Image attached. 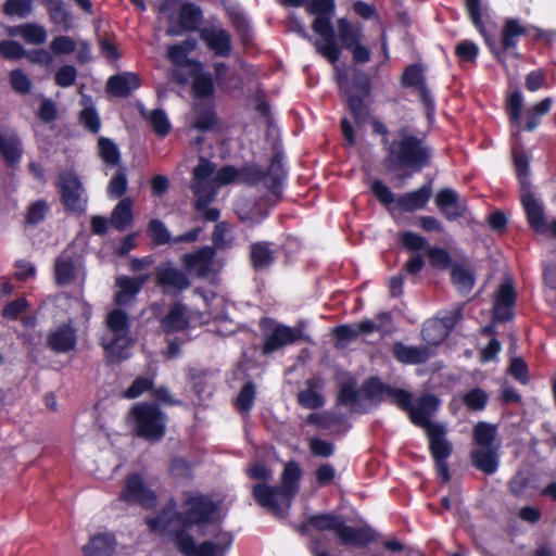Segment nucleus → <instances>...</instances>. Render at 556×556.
Returning a JSON list of instances; mask_svg holds the SVG:
<instances>
[{
    "label": "nucleus",
    "instance_id": "obj_28",
    "mask_svg": "<svg viewBox=\"0 0 556 556\" xmlns=\"http://www.w3.org/2000/svg\"><path fill=\"white\" fill-rule=\"evenodd\" d=\"M470 460L473 467L485 475H492L497 470L498 457L494 447H480L470 452Z\"/></svg>",
    "mask_w": 556,
    "mask_h": 556
},
{
    "label": "nucleus",
    "instance_id": "obj_42",
    "mask_svg": "<svg viewBox=\"0 0 556 556\" xmlns=\"http://www.w3.org/2000/svg\"><path fill=\"white\" fill-rule=\"evenodd\" d=\"M117 500L128 507L139 504V475L131 473L125 478Z\"/></svg>",
    "mask_w": 556,
    "mask_h": 556
},
{
    "label": "nucleus",
    "instance_id": "obj_26",
    "mask_svg": "<svg viewBox=\"0 0 556 556\" xmlns=\"http://www.w3.org/2000/svg\"><path fill=\"white\" fill-rule=\"evenodd\" d=\"M148 393L149 401L147 404H154L156 407L162 406H176L180 403L169 392L168 388L161 386L154 387L153 380L148 377L141 376V394Z\"/></svg>",
    "mask_w": 556,
    "mask_h": 556
},
{
    "label": "nucleus",
    "instance_id": "obj_47",
    "mask_svg": "<svg viewBox=\"0 0 556 556\" xmlns=\"http://www.w3.org/2000/svg\"><path fill=\"white\" fill-rule=\"evenodd\" d=\"M256 399V387L252 381H247L235 399V406L241 414H248L252 409Z\"/></svg>",
    "mask_w": 556,
    "mask_h": 556
},
{
    "label": "nucleus",
    "instance_id": "obj_19",
    "mask_svg": "<svg viewBox=\"0 0 556 556\" xmlns=\"http://www.w3.org/2000/svg\"><path fill=\"white\" fill-rule=\"evenodd\" d=\"M215 255V248L205 245L192 253L184 254L182 264L188 271H193L198 277H206L212 270Z\"/></svg>",
    "mask_w": 556,
    "mask_h": 556
},
{
    "label": "nucleus",
    "instance_id": "obj_1",
    "mask_svg": "<svg viewBox=\"0 0 556 556\" xmlns=\"http://www.w3.org/2000/svg\"><path fill=\"white\" fill-rule=\"evenodd\" d=\"M439 405L440 400L435 395L426 393L416 400L408 415L413 425L425 429L437 477L441 484H446L452 478L447 459L453 454V444L446 438L445 426L431 420V416L437 412Z\"/></svg>",
    "mask_w": 556,
    "mask_h": 556
},
{
    "label": "nucleus",
    "instance_id": "obj_51",
    "mask_svg": "<svg viewBox=\"0 0 556 556\" xmlns=\"http://www.w3.org/2000/svg\"><path fill=\"white\" fill-rule=\"evenodd\" d=\"M364 101L365 99H359L358 97H350V99L346 100L348 110L350 111L356 126L359 128L367 123L370 116L369 108Z\"/></svg>",
    "mask_w": 556,
    "mask_h": 556
},
{
    "label": "nucleus",
    "instance_id": "obj_55",
    "mask_svg": "<svg viewBox=\"0 0 556 556\" xmlns=\"http://www.w3.org/2000/svg\"><path fill=\"white\" fill-rule=\"evenodd\" d=\"M430 264L433 268L444 270L454 265L450 253L440 247H430L427 251Z\"/></svg>",
    "mask_w": 556,
    "mask_h": 556
},
{
    "label": "nucleus",
    "instance_id": "obj_33",
    "mask_svg": "<svg viewBox=\"0 0 556 556\" xmlns=\"http://www.w3.org/2000/svg\"><path fill=\"white\" fill-rule=\"evenodd\" d=\"M179 26L186 31L200 30L203 21V12L199 5L192 2H186L180 7L178 14Z\"/></svg>",
    "mask_w": 556,
    "mask_h": 556
},
{
    "label": "nucleus",
    "instance_id": "obj_12",
    "mask_svg": "<svg viewBox=\"0 0 556 556\" xmlns=\"http://www.w3.org/2000/svg\"><path fill=\"white\" fill-rule=\"evenodd\" d=\"M168 417L154 404L141 402V439L157 443L163 440L166 434Z\"/></svg>",
    "mask_w": 556,
    "mask_h": 556
},
{
    "label": "nucleus",
    "instance_id": "obj_61",
    "mask_svg": "<svg viewBox=\"0 0 556 556\" xmlns=\"http://www.w3.org/2000/svg\"><path fill=\"white\" fill-rule=\"evenodd\" d=\"M306 421L309 425L316 426L318 429L328 430L339 422V418L329 412L311 413Z\"/></svg>",
    "mask_w": 556,
    "mask_h": 556
},
{
    "label": "nucleus",
    "instance_id": "obj_29",
    "mask_svg": "<svg viewBox=\"0 0 556 556\" xmlns=\"http://www.w3.org/2000/svg\"><path fill=\"white\" fill-rule=\"evenodd\" d=\"M188 326L189 320L186 316V306L181 303L173 304L168 313L161 320V327L166 333L184 331Z\"/></svg>",
    "mask_w": 556,
    "mask_h": 556
},
{
    "label": "nucleus",
    "instance_id": "obj_48",
    "mask_svg": "<svg viewBox=\"0 0 556 556\" xmlns=\"http://www.w3.org/2000/svg\"><path fill=\"white\" fill-rule=\"evenodd\" d=\"M141 116L148 119L149 125L157 137L164 138L170 131V123L163 110L155 109L149 116H146L144 111L141 108Z\"/></svg>",
    "mask_w": 556,
    "mask_h": 556
},
{
    "label": "nucleus",
    "instance_id": "obj_25",
    "mask_svg": "<svg viewBox=\"0 0 556 556\" xmlns=\"http://www.w3.org/2000/svg\"><path fill=\"white\" fill-rule=\"evenodd\" d=\"M117 542L114 533L102 532L93 534L81 547L84 556H113L115 554Z\"/></svg>",
    "mask_w": 556,
    "mask_h": 556
},
{
    "label": "nucleus",
    "instance_id": "obj_58",
    "mask_svg": "<svg viewBox=\"0 0 556 556\" xmlns=\"http://www.w3.org/2000/svg\"><path fill=\"white\" fill-rule=\"evenodd\" d=\"M101 159L110 165H116L119 161L117 146L110 139L101 137L98 141Z\"/></svg>",
    "mask_w": 556,
    "mask_h": 556
},
{
    "label": "nucleus",
    "instance_id": "obj_59",
    "mask_svg": "<svg viewBox=\"0 0 556 556\" xmlns=\"http://www.w3.org/2000/svg\"><path fill=\"white\" fill-rule=\"evenodd\" d=\"M359 393L354 381L344 382L339 387L337 402L340 405H354L358 402Z\"/></svg>",
    "mask_w": 556,
    "mask_h": 556
},
{
    "label": "nucleus",
    "instance_id": "obj_60",
    "mask_svg": "<svg viewBox=\"0 0 556 556\" xmlns=\"http://www.w3.org/2000/svg\"><path fill=\"white\" fill-rule=\"evenodd\" d=\"M186 50L178 43L168 47L167 56L177 67L192 68V62H200L197 59H189Z\"/></svg>",
    "mask_w": 556,
    "mask_h": 556
},
{
    "label": "nucleus",
    "instance_id": "obj_5",
    "mask_svg": "<svg viewBox=\"0 0 556 556\" xmlns=\"http://www.w3.org/2000/svg\"><path fill=\"white\" fill-rule=\"evenodd\" d=\"M309 525L316 531H333L339 542L345 546L364 548L377 539V533L369 526L352 527L344 517L336 513H319L309 516Z\"/></svg>",
    "mask_w": 556,
    "mask_h": 556
},
{
    "label": "nucleus",
    "instance_id": "obj_30",
    "mask_svg": "<svg viewBox=\"0 0 556 556\" xmlns=\"http://www.w3.org/2000/svg\"><path fill=\"white\" fill-rule=\"evenodd\" d=\"M138 78L135 74L123 73L109 78L106 91L113 97L125 98L138 87Z\"/></svg>",
    "mask_w": 556,
    "mask_h": 556
},
{
    "label": "nucleus",
    "instance_id": "obj_41",
    "mask_svg": "<svg viewBox=\"0 0 556 556\" xmlns=\"http://www.w3.org/2000/svg\"><path fill=\"white\" fill-rule=\"evenodd\" d=\"M132 201L130 199L121 200L111 215V225L117 230H124L134 219Z\"/></svg>",
    "mask_w": 556,
    "mask_h": 556
},
{
    "label": "nucleus",
    "instance_id": "obj_43",
    "mask_svg": "<svg viewBox=\"0 0 556 556\" xmlns=\"http://www.w3.org/2000/svg\"><path fill=\"white\" fill-rule=\"evenodd\" d=\"M390 384L383 383L378 377L367 378L361 386V393L366 400L372 402L383 401V396H388Z\"/></svg>",
    "mask_w": 556,
    "mask_h": 556
},
{
    "label": "nucleus",
    "instance_id": "obj_24",
    "mask_svg": "<svg viewBox=\"0 0 556 556\" xmlns=\"http://www.w3.org/2000/svg\"><path fill=\"white\" fill-rule=\"evenodd\" d=\"M76 343V330L68 324L59 326L47 336V345L56 353L70 352L75 349Z\"/></svg>",
    "mask_w": 556,
    "mask_h": 556
},
{
    "label": "nucleus",
    "instance_id": "obj_35",
    "mask_svg": "<svg viewBox=\"0 0 556 556\" xmlns=\"http://www.w3.org/2000/svg\"><path fill=\"white\" fill-rule=\"evenodd\" d=\"M10 36H21L27 43L41 45L47 40V30L42 25L26 23L8 29Z\"/></svg>",
    "mask_w": 556,
    "mask_h": 556
},
{
    "label": "nucleus",
    "instance_id": "obj_45",
    "mask_svg": "<svg viewBox=\"0 0 556 556\" xmlns=\"http://www.w3.org/2000/svg\"><path fill=\"white\" fill-rule=\"evenodd\" d=\"M496 434L497 427L485 421L477 422L472 430L473 442L480 447H493Z\"/></svg>",
    "mask_w": 556,
    "mask_h": 556
},
{
    "label": "nucleus",
    "instance_id": "obj_8",
    "mask_svg": "<svg viewBox=\"0 0 556 556\" xmlns=\"http://www.w3.org/2000/svg\"><path fill=\"white\" fill-rule=\"evenodd\" d=\"M531 31H534L535 40H551V34L542 28L532 25H523L517 18H506L502 28L500 45L495 39V48H488L500 63L505 64L508 54L516 58L519 56L516 52L518 39L529 35Z\"/></svg>",
    "mask_w": 556,
    "mask_h": 556
},
{
    "label": "nucleus",
    "instance_id": "obj_40",
    "mask_svg": "<svg viewBox=\"0 0 556 556\" xmlns=\"http://www.w3.org/2000/svg\"><path fill=\"white\" fill-rule=\"evenodd\" d=\"M115 285L118 288L115 293L116 303L121 306L134 303L138 292L137 280L127 276H118Z\"/></svg>",
    "mask_w": 556,
    "mask_h": 556
},
{
    "label": "nucleus",
    "instance_id": "obj_62",
    "mask_svg": "<svg viewBox=\"0 0 556 556\" xmlns=\"http://www.w3.org/2000/svg\"><path fill=\"white\" fill-rule=\"evenodd\" d=\"M523 105V97L519 90L511 92L506 102V111L511 123H519Z\"/></svg>",
    "mask_w": 556,
    "mask_h": 556
},
{
    "label": "nucleus",
    "instance_id": "obj_31",
    "mask_svg": "<svg viewBox=\"0 0 556 556\" xmlns=\"http://www.w3.org/2000/svg\"><path fill=\"white\" fill-rule=\"evenodd\" d=\"M218 123L213 102H198L194 105L193 127L202 132L213 130Z\"/></svg>",
    "mask_w": 556,
    "mask_h": 556
},
{
    "label": "nucleus",
    "instance_id": "obj_18",
    "mask_svg": "<svg viewBox=\"0 0 556 556\" xmlns=\"http://www.w3.org/2000/svg\"><path fill=\"white\" fill-rule=\"evenodd\" d=\"M191 78V91L197 100L212 99L215 94L214 78L210 72L204 71L202 62H192V68L188 70Z\"/></svg>",
    "mask_w": 556,
    "mask_h": 556
},
{
    "label": "nucleus",
    "instance_id": "obj_13",
    "mask_svg": "<svg viewBox=\"0 0 556 556\" xmlns=\"http://www.w3.org/2000/svg\"><path fill=\"white\" fill-rule=\"evenodd\" d=\"M61 197L65 207L72 212H83L86 208L87 195L83 184L72 172H64L59 177Z\"/></svg>",
    "mask_w": 556,
    "mask_h": 556
},
{
    "label": "nucleus",
    "instance_id": "obj_52",
    "mask_svg": "<svg viewBox=\"0 0 556 556\" xmlns=\"http://www.w3.org/2000/svg\"><path fill=\"white\" fill-rule=\"evenodd\" d=\"M489 394L481 388H473L466 392L463 397V404L473 412H481L486 407Z\"/></svg>",
    "mask_w": 556,
    "mask_h": 556
},
{
    "label": "nucleus",
    "instance_id": "obj_4",
    "mask_svg": "<svg viewBox=\"0 0 556 556\" xmlns=\"http://www.w3.org/2000/svg\"><path fill=\"white\" fill-rule=\"evenodd\" d=\"M301 477L300 465L290 460L283 466L280 486L255 483L252 488V496L257 505L266 508L274 516L281 517L283 515L282 503L286 508L291 506L292 500L300 490Z\"/></svg>",
    "mask_w": 556,
    "mask_h": 556
},
{
    "label": "nucleus",
    "instance_id": "obj_23",
    "mask_svg": "<svg viewBox=\"0 0 556 556\" xmlns=\"http://www.w3.org/2000/svg\"><path fill=\"white\" fill-rule=\"evenodd\" d=\"M435 204L441 214L450 222L464 217L466 206L458 202V194L451 188L441 189L435 197Z\"/></svg>",
    "mask_w": 556,
    "mask_h": 556
},
{
    "label": "nucleus",
    "instance_id": "obj_56",
    "mask_svg": "<svg viewBox=\"0 0 556 556\" xmlns=\"http://www.w3.org/2000/svg\"><path fill=\"white\" fill-rule=\"evenodd\" d=\"M455 55L460 62L476 63L479 55V48L473 41L464 39L456 45Z\"/></svg>",
    "mask_w": 556,
    "mask_h": 556
},
{
    "label": "nucleus",
    "instance_id": "obj_2",
    "mask_svg": "<svg viewBox=\"0 0 556 556\" xmlns=\"http://www.w3.org/2000/svg\"><path fill=\"white\" fill-rule=\"evenodd\" d=\"M432 161L433 149L425 137L412 132L408 127H401L386 148L383 165L399 178L408 179L429 167Z\"/></svg>",
    "mask_w": 556,
    "mask_h": 556
},
{
    "label": "nucleus",
    "instance_id": "obj_38",
    "mask_svg": "<svg viewBox=\"0 0 556 556\" xmlns=\"http://www.w3.org/2000/svg\"><path fill=\"white\" fill-rule=\"evenodd\" d=\"M451 282L458 292L467 294L472 290L476 277L470 268L454 264L451 268Z\"/></svg>",
    "mask_w": 556,
    "mask_h": 556
},
{
    "label": "nucleus",
    "instance_id": "obj_17",
    "mask_svg": "<svg viewBox=\"0 0 556 556\" xmlns=\"http://www.w3.org/2000/svg\"><path fill=\"white\" fill-rule=\"evenodd\" d=\"M274 242L260 240L249 245L248 260L255 273L265 271L276 263L277 253L274 250Z\"/></svg>",
    "mask_w": 556,
    "mask_h": 556
},
{
    "label": "nucleus",
    "instance_id": "obj_36",
    "mask_svg": "<svg viewBox=\"0 0 556 556\" xmlns=\"http://www.w3.org/2000/svg\"><path fill=\"white\" fill-rule=\"evenodd\" d=\"M307 388L298 393L299 404L307 409H318L325 405V397L316 390L320 387L318 378H309L306 380Z\"/></svg>",
    "mask_w": 556,
    "mask_h": 556
},
{
    "label": "nucleus",
    "instance_id": "obj_37",
    "mask_svg": "<svg viewBox=\"0 0 556 556\" xmlns=\"http://www.w3.org/2000/svg\"><path fill=\"white\" fill-rule=\"evenodd\" d=\"M190 190L195 197L194 210L210 205L215 199V189L211 180L191 179Z\"/></svg>",
    "mask_w": 556,
    "mask_h": 556
},
{
    "label": "nucleus",
    "instance_id": "obj_7",
    "mask_svg": "<svg viewBox=\"0 0 556 556\" xmlns=\"http://www.w3.org/2000/svg\"><path fill=\"white\" fill-rule=\"evenodd\" d=\"M370 191L383 206L391 208V205L394 204V208L412 213L426 207L432 194V182H425L418 189L395 198L394 193L383 181L376 179L370 185Z\"/></svg>",
    "mask_w": 556,
    "mask_h": 556
},
{
    "label": "nucleus",
    "instance_id": "obj_6",
    "mask_svg": "<svg viewBox=\"0 0 556 556\" xmlns=\"http://www.w3.org/2000/svg\"><path fill=\"white\" fill-rule=\"evenodd\" d=\"M305 7L308 13L316 15L312 28L324 40V43L317 42L315 45L317 52L330 63L336 64L340 59L341 49L337 43L334 28L331 23L336 10L334 0H306Z\"/></svg>",
    "mask_w": 556,
    "mask_h": 556
},
{
    "label": "nucleus",
    "instance_id": "obj_34",
    "mask_svg": "<svg viewBox=\"0 0 556 556\" xmlns=\"http://www.w3.org/2000/svg\"><path fill=\"white\" fill-rule=\"evenodd\" d=\"M22 151L21 139L15 132H0V153L10 166L18 163Z\"/></svg>",
    "mask_w": 556,
    "mask_h": 556
},
{
    "label": "nucleus",
    "instance_id": "obj_57",
    "mask_svg": "<svg viewBox=\"0 0 556 556\" xmlns=\"http://www.w3.org/2000/svg\"><path fill=\"white\" fill-rule=\"evenodd\" d=\"M148 236L155 245H163L169 242L170 235L163 222L152 219L148 226Z\"/></svg>",
    "mask_w": 556,
    "mask_h": 556
},
{
    "label": "nucleus",
    "instance_id": "obj_53",
    "mask_svg": "<svg viewBox=\"0 0 556 556\" xmlns=\"http://www.w3.org/2000/svg\"><path fill=\"white\" fill-rule=\"evenodd\" d=\"M49 18L52 24L60 30L68 31L73 28L71 12L65 8L64 3L48 10Z\"/></svg>",
    "mask_w": 556,
    "mask_h": 556
},
{
    "label": "nucleus",
    "instance_id": "obj_15",
    "mask_svg": "<svg viewBox=\"0 0 556 556\" xmlns=\"http://www.w3.org/2000/svg\"><path fill=\"white\" fill-rule=\"evenodd\" d=\"M155 282L164 294L180 293L191 286L188 275L169 264L156 267Z\"/></svg>",
    "mask_w": 556,
    "mask_h": 556
},
{
    "label": "nucleus",
    "instance_id": "obj_16",
    "mask_svg": "<svg viewBox=\"0 0 556 556\" xmlns=\"http://www.w3.org/2000/svg\"><path fill=\"white\" fill-rule=\"evenodd\" d=\"M199 36L205 47L219 58H228L232 51L230 33L220 26H204L199 30Z\"/></svg>",
    "mask_w": 556,
    "mask_h": 556
},
{
    "label": "nucleus",
    "instance_id": "obj_49",
    "mask_svg": "<svg viewBox=\"0 0 556 556\" xmlns=\"http://www.w3.org/2000/svg\"><path fill=\"white\" fill-rule=\"evenodd\" d=\"M339 39L346 50L361 41V30L352 25L346 18L338 20Z\"/></svg>",
    "mask_w": 556,
    "mask_h": 556
},
{
    "label": "nucleus",
    "instance_id": "obj_9",
    "mask_svg": "<svg viewBox=\"0 0 556 556\" xmlns=\"http://www.w3.org/2000/svg\"><path fill=\"white\" fill-rule=\"evenodd\" d=\"M258 326L264 339L261 346V353L264 356L271 355L283 346L294 344L304 338L301 328L279 324L271 317H262Z\"/></svg>",
    "mask_w": 556,
    "mask_h": 556
},
{
    "label": "nucleus",
    "instance_id": "obj_11",
    "mask_svg": "<svg viewBox=\"0 0 556 556\" xmlns=\"http://www.w3.org/2000/svg\"><path fill=\"white\" fill-rule=\"evenodd\" d=\"M173 540L176 548L184 556H224L232 544V535L227 532L220 534L218 543L204 541L197 545L193 536L182 530Z\"/></svg>",
    "mask_w": 556,
    "mask_h": 556
},
{
    "label": "nucleus",
    "instance_id": "obj_27",
    "mask_svg": "<svg viewBox=\"0 0 556 556\" xmlns=\"http://www.w3.org/2000/svg\"><path fill=\"white\" fill-rule=\"evenodd\" d=\"M465 9L472 25L483 37L486 47L495 48V35L490 33L483 22V5L481 0H465Z\"/></svg>",
    "mask_w": 556,
    "mask_h": 556
},
{
    "label": "nucleus",
    "instance_id": "obj_46",
    "mask_svg": "<svg viewBox=\"0 0 556 556\" xmlns=\"http://www.w3.org/2000/svg\"><path fill=\"white\" fill-rule=\"evenodd\" d=\"M401 84L405 88H421L426 85L425 67L420 63L407 65L402 74Z\"/></svg>",
    "mask_w": 556,
    "mask_h": 556
},
{
    "label": "nucleus",
    "instance_id": "obj_44",
    "mask_svg": "<svg viewBox=\"0 0 556 556\" xmlns=\"http://www.w3.org/2000/svg\"><path fill=\"white\" fill-rule=\"evenodd\" d=\"M55 280L59 286H66L76 279L77 270L73 260L61 255L55 261Z\"/></svg>",
    "mask_w": 556,
    "mask_h": 556
},
{
    "label": "nucleus",
    "instance_id": "obj_54",
    "mask_svg": "<svg viewBox=\"0 0 556 556\" xmlns=\"http://www.w3.org/2000/svg\"><path fill=\"white\" fill-rule=\"evenodd\" d=\"M2 10L8 16L25 18L33 12V0H5Z\"/></svg>",
    "mask_w": 556,
    "mask_h": 556
},
{
    "label": "nucleus",
    "instance_id": "obj_22",
    "mask_svg": "<svg viewBox=\"0 0 556 556\" xmlns=\"http://www.w3.org/2000/svg\"><path fill=\"white\" fill-rule=\"evenodd\" d=\"M521 203L530 227L539 233L546 235L547 220L544 210L530 189L521 191Z\"/></svg>",
    "mask_w": 556,
    "mask_h": 556
},
{
    "label": "nucleus",
    "instance_id": "obj_50",
    "mask_svg": "<svg viewBox=\"0 0 556 556\" xmlns=\"http://www.w3.org/2000/svg\"><path fill=\"white\" fill-rule=\"evenodd\" d=\"M513 161L516 175L520 184V191L529 190L530 185L528 176L530 172V162L528 155L523 151H514Z\"/></svg>",
    "mask_w": 556,
    "mask_h": 556
},
{
    "label": "nucleus",
    "instance_id": "obj_21",
    "mask_svg": "<svg viewBox=\"0 0 556 556\" xmlns=\"http://www.w3.org/2000/svg\"><path fill=\"white\" fill-rule=\"evenodd\" d=\"M517 293L511 282H504L498 288L494 300V319L500 323L509 321L513 307L516 304Z\"/></svg>",
    "mask_w": 556,
    "mask_h": 556
},
{
    "label": "nucleus",
    "instance_id": "obj_10",
    "mask_svg": "<svg viewBox=\"0 0 556 556\" xmlns=\"http://www.w3.org/2000/svg\"><path fill=\"white\" fill-rule=\"evenodd\" d=\"M106 327L112 332L113 339H102V346L117 359H123L129 355L126 350L132 344V341L128 337L129 318L128 315L117 308L113 309L106 316Z\"/></svg>",
    "mask_w": 556,
    "mask_h": 556
},
{
    "label": "nucleus",
    "instance_id": "obj_64",
    "mask_svg": "<svg viewBox=\"0 0 556 556\" xmlns=\"http://www.w3.org/2000/svg\"><path fill=\"white\" fill-rule=\"evenodd\" d=\"M50 50L55 55L71 54L76 50V42L70 36L61 35L50 42Z\"/></svg>",
    "mask_w": 556,
    "mask_h": 556
},
{
    "label": "nucleus",
    "instance_id": "obj_63",
    "mask_svg": "<svg viewBox=\"0 0 556 556\" xmlns=\"http://www.w3.org/2000/svg\"><path fill=\"white\" fill-rule=\"evenodd\" d=\"M388 397L391 399V403L397 405L402 410L409 412L412 405H413V395L410 392L395 388L390 387Z\"/></svg>",
    "mask_w": 556,
    "mask_h": 556
},
{
    "label": "nucleus",
    "instance_id": "obj_14",
    "mask_svg": "<svg viewBox=\"0 0 556 556\" xmlns=\"http://www.w3.org/2000/svg\"><path fill=\"white\" fill-rule=\"evenodd\" d=\"M337 83L346 97V100H349L350 97L366 99L370 96L371 81L369 76L362 70L353 68L349 73L338 68Z\"/></svg>",
    "mask_w": 556,
    "mask_h": 556
},
{
    "label": "nucleus",
    "instance_id": "obj_32",
    "mask_svg": "<svg viewBox=\"0 0 556 556\" xmlns=\"http://www.w3.org/2000/svg\"><path fill=\"white\" fill-rule=\"evenodd\" d=\"M266 182L265 187L274 194L280 195L282 191V180L285 178V170L282 165V156L280 153H275L270 159V164L265 169Z\"/></svg>",
    "mask_w": 556,
    "mask_h": 556
},
{
    "label": "nucleus",
    "instance_id": "obj_39",
    "mask_svg": "<svg viewBox=\"0 0 556 556\" xmlns=\"http://www.w3.org/2000/svg\"><path fill=\"white\" fill-rule=\"evenodd\" d=\"M421 339L428 345L441 344L450 334L443 323H439V318L428 319L424 323L421 331Z\"/></svg>",
    "mask_w": 556,
    "mask_h": 556
},
{
    "label": "nucleus",
    "instance_id": "obj_3",
    "mask_svg": "<svg viewBox=\"0 0 556 556\" xmlns=\"http://www.w3.org/2000/svg\"><path fill=\"white\" fill-rule=\"evenodd\" d=\"M182 507L184 511H174L170 515L164 509L155 518L147 520V523L153 530L176 538L181 530L188 532L189 528L212 522L218 509L214 501L201 493H186Z\"/></svg>",
    "mask_w": 556,
    "mask_h": 556
},
{
    "label": "nucleus",
    "instance_id": "obj_20",
    "mask_svg": "<svg viewBox=\"0 0 556 556\" xmlns=\"http://www.w3.org/2000/svg\"><path fill=\"white\" fill-rule=\"evenodd\" d=\"M393 358L403 365H421L427 363L432 353L427 345H406L402 341H395L391 346Z\"/></svg>",
    "mask_w": 556,
    "mask_h": 556
}]
</instances>
